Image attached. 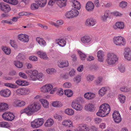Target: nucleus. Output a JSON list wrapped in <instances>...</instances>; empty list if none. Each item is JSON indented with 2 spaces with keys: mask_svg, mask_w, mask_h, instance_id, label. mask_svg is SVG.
I'll return each instance as SVG.
<instances>
[{
  "mask_svg": "<svg viewBox=\"0 0 131 131\" xmlns=\"http://www.w3.org/2000/svg\"><path fill=\"white\" fill-rule=\"evenodd\" d=\"M41 105L37 102L29 104L24 109L21 110L20 113H25L28 116H30L34 113L36 112L41 109Z\"/></svg>",
  "mask_w": 131,
  "mask_h": 131,
  "instance_id": "nucleus-1",
  "label": "nucleus"
},
{
  "mask_svg": "<svg viewBox=\"0 0 131 131\" xmlns=\"http://www.w3.org/2000/svg\"><path fill=\"white\" fill-rule=\"evenodd\" d=\"M110 110V105L107 103H104L100 106L99 111L96 113V114L97 116L104 117L108 114Z\"/></svg>",
  "mask_w": 131,
  "mask_h": 131,
  "instance_id": "nucleus-2",
  "label": "nucleus"
},
{
  "mask_svg": "<svg viewBox=\"0 0 131 131\" xmlns=\"http://www.w3.org/2000/svg\"><path fill=\"white\" fill-rule=\"evenodd\" d=\"M118 60V57L115 53L113 52H108L106 56V61L109 65H113Z\"/></svg>",
  "mask_w": 131,
  "mask_h": 131,
  "instance_id": "nucleus-3",
  "label": "nucleus"
},
{
  "mask_svg": "<svg viewBox=\"0 0 131 131\" xmlns=\"http://www.w3.org/2000/svg\"><path fill=\"white\" fill-rule=\"evenodd\" d=\"M44 123L43 118H38L31 122V126L34 128H37L41 126Z\"/></svg>",
  "mask_w": 131,
  "mask_h": 131,
  "instance_id": "nucleus-4",
  "label": "nucleus"
},
{
  "mask_svg": "<svg viewBox=\"0 0 131 131\" xmlns=\"http://www.w3.org/2000/svg\"><path fill=\"white\" fill-rule=\"evenodd\" d=\"M30 92V91L28 88H19L14 91V94L15 95L20 96L28 94Z\"/></svg>",
  "mask_w": 131,
  "mask_h": 131,
  "instance_id": "nucleus-5",
  "label": "nucleus"
},
{
  "mask_svg": "<svg viewBox=\"0 0 131 131\" xmlns=\"http://www.w3.org/2000/svg\"><path fill=\"white\" fill-rule=\"evenodd\" d=\"M66 0H50L48 4L49 5H52L56 2L57 4L60 8L66 6Z\"/></svg>",
  "mask_w": 131,
  "mask_h": 131,
  "instance_id": "nucleus-6",
  "label": "nucleus"
},
{
  "mask_svg": "<svg viewBox=\"0 0 131 131\" xmlns=\"http://www.w3.org/2000/svg\"><path fill=\"white\" fill-rule=\"evenodd\" d=\"M113 40L114 43L116 45L124 46L125 43L124 38L121 36L114 37Z\"/></svg>",
  "mask_w": 131,
  "mask_h": 131,
  "instance_id": "nucleus-7",
  "label": "nucleus"
},
{
  "mask_svg": "<svg viewBox=\"0 0 131 131\" xmlns=\"http://www.w3.org/2000/svg\"><path fill=\"white\" fill-rule=\"evenodd\" d=\"M80 101L78 99L73 101L71 104L72 107L77 111H81L82 108V107L80 104Z\"/></svg>",
  "mask_w": 131,
  "mask_h": 131,
  "instance_id": "nucleus-8",
  "label": "nucleus"
},
{
  "mask_svg": "<svg viewBox=\"0 0 131 131\" xmlns=\"http://www.w3.org/2000/svg\"><path fill=\"white\" fill-rule=\"evenodd\" d=\"M2 117L5 120L9 121H12L15 117V116L13 114L7 112H4L3 114Z\"/></svg>",
  "mask_w": 131,
  "mask_h": 131,
  "instance_id": "nucleus-9",
  "label": "nucleus"
},
{
  "mask_svg": "<svg viewBox=\"0 0 131 131\" xmlns=\"http://www.w3.org/2000/svg\"><path fill=\"white\" fill-rule=\"evenodd\" d=\"M113 117L114 122L118 123L121 121V118L119 112L117 111H114L112 114Z\"/></svg>",
  "mask_w": 131,
  "mask_h": 131,
  "instance_id": "nucleus-10",
  "label": "nucleus"
},
{
  "mask_svg": "<svg viewBox=\"0 0 131 131\" xmlns=\"http://www.w3.org/2000/svg\"><path fill=\"white\" fill-rule=\"evenodd\" d=\"M123 55L125 58L128 61L131 60V50L129 48L125 49Z\"/></svg>",
  "mask_w": 131,
  "mask_h": 131,
  "instance_id": "nucleus-11",
  "label": "nucleus"
},
{
  "mask_svg": "<svg viewBox=\"0 0 131 131\" xmlns=\"http://www.w3.org/2000/svg\"><path fill=\"white\" fill-rule=\"evenodd\" d=\"M0 7L1 10L6 13L9 12L11 10L9 5L3 2H1Z\"/></svg>",
  "mask_w": 131,
  "mask_h": 131,
  "instance_id": "nucleus-12",
  "label": "nucleus"
},
{
  "mask_svg": "<svg viewBox=\"0 0 131 131\" xmlns=\"http://www.w3.org/2000/svg\"><path fill=\"white\" fill-rule=\"evenodd\" d=\"M11 94V91L8 89H5L0 91V95L4 97H8Z\"/></svg>",
  "mask_w": 131,
  "mask_h": 131,
  "instance_id": "nucleus-13",
  "label": "nucleus"
},
{
  "mask_svg": "<svg viewBox=\"0 0 131 131\" xmlns=\"http://www.w3.org/2000/svg\"><path fill=\"white\" fill-rule=\"evenodd\" d=\"M58 65L59 67L62 68L68 66L69 63L67 61L62 60L58 61Z\"/></svg>",
  "mask_w": 131,
  "mask_h": 131,
  "instance_id": "nucleus-14",
  "label": "nucleus"
},
{
  "mask_svg": "<svg viewBox=\"0 0 131 131\" xmlns=\"http://www.w3.org/2000/svg\"><path fill=\"white\" fill-rule=\"evenodd\" d=\"M94 7V4L91 2L89 1L86 4L85 7L88 11H91L93 10Z\"/></svg>",
  "mask_w": 131,
  "mask_h": 131,
  "instance_id": "nucleus-15",
  "label": "nucleus"
},
{
  "mask_svg": "<svg viewBox=\"0 0 131 131\" xmlns=\"http://www.w3.org/2000/svg\"><path fill=\"white\" fill-rule=\"evenodd\" d=\"M95 23V20L91 18L88 19L85 22V24L88 26H93Z\"/></svg>",
  "mask_w": 131,
  "mask_h": 131,
  "instance_id": "nucleus-16",
  "label": "nucleus"
},
{
  "mask_svg": "<svg viewBox=\"0 0 131 131\" xmlns=\"http://www.w3.org/2000/svg\"><path fill=\"white\" fill-rule=\"evenodd\" d=\"M85 109L88 111L93 112L95 110L94 105L91 103L87 104L85 106Z\"/></svg>",
  "mask_w": 131,
  "mask_h": 131,
  "instance_id": "nucleus-17",
  "label": "nucleus"
},
{
  "mask_svg": "<svg viewBox=\"0 0 131 131\" xmlns=\"http://www.w3.org/2000/svg\"><path fill=\"white\" fill-rule=\"evenodd\" d=\"M97 53L98 61L100 62H103L104 60V56L103 51L100 50L97 52Z\"/></svg>",
  "mask_w": 131,
  "mask_h": 131,
  "instance_id": "nucleus-18",
  "label": "nucleus"
},
{
  "mask_svg": "<svg viewBox=\"0 0 131 131\" xmlns=\"http://www.w3.org/2000/svg\"><path fill=\"white\" fill-rule=\"evenodd\" d=\"M8 105L6 103H0V112L4 111L8 109Z\"/></svg>",
  "mask_w": 131,
  "mask_h": 131,
  "instance_id": "nucleus-19",
  "label": "nucleus"
},
{
  "mask_svg": "<svg viewBox=\"0 0 131 131\" xmlns=\"http://www.w3.org/2000/svg\"><path fill=\"white\" fill-rule=\"evenodd\" d=\"M89 130V128L86 125H80L76 131H87Z\"/></svg>",
  "mask_w": 131,
  "mask_h": 131,
  "instance_id": "nucleus-20",
  "label": "nucleus"
},
{
  "mask_svg": "<svg viewBox=\"0 0 131 131\" xmlns=\"http://www.w3.org/2000/svg\"><path fill=\"white\" fill-rule=\"evenodd\" d=\"M56 42L60 46L62 47H64L66 44V42L63 39H59L56 40Z\"/></svg>",
  "mask_w": 131,
  "mask_h": 131,
  "instance_id": "nucleus-21",
  "label": "nucleus"
},
{
  "mask_svg": "<svg viewBox=\"0 0 131 131\" xmlns=\"http://www.w3.org/2000/svg\"><path fill=\"white\" fill-rule=\"evenodd\" d=\"M84 97L86 99L90 100L93 99L95 97V94L92 93L88 92L85 93L84 95Z\"/></svg>",
  "mask_w": 131,
  "mask_h": 131,
  "instance_id": "nucleus-22",
  "label": "nucleus"
},
{
  "mask_svg": "<svg viewBox=\"0 0 131 131\" xmlns=\"http://www.w3.org/2000/svg\"><path fill=\"white\" fill-rule=\"evenodd\" d=\"M81 40L83 43H88L90 41L91 39L89 36H84L81 38Z\"/></svg>",
  "mask_w": 131,
  "mask_h": 131,
  "instance_id": "nucleus-23",
  "label": "nucleus"
},
{
  "mask_svg": "<svg viewBox=\"0 0 131 131\" xmlns=\"http://www.w3.org/2000/svg\"><path fill=\"white\" fill-rule=\"evenodd\" d=\"M35 1L40 6H44L47 3L46 0H35Z\"/></svg>",
  "mask_w": 131,
  "mask_h": 131,
  "instance_id": "nucleus-24",
  "label": "nucleus"
},
{
  "mask_svg": "<svg viewBox=\"0 0 131 131\" xmlns=\"http://www.w3.org/2000/svg\"><path fill=\"white\" fill-rule=\"evenodd\" d=\"M37 54L41 58L44 59H47V57L45 53L43 52L42 51H39L37 52Z\"/></svg>",
  "mask_w": 131,
  "mask_h": 131,
  "instance_id": "nucleus-25",
  "label": "nucleus"
},
{
  "mask_svg": "<svg viewBox=\"0 0 131 131\" xmlns=\"http://www.w3.org/2000/svg\"><path fill=\"white\" fill-rule=\"evenodd\" d=\"M36 40L41 46H44L46 45L45 41L42 38L38 37L36 38Z\"/></svg>",
  "mask_w": 131,
  "mask_h": 131,
  "instance_id": "nucleus-26",
  "label": "nucleus"
},
{
  "mask_svg": "<svg viewBox=\"0 0 131 131\" xmlns=\"http://www.w3.org/2000/svg\"><path fill=\"white\" fill-rule=\"evenodd\" d=\"M62 124L65 126H68L69 127H72V123L71 121L69 120H65L62 123Z\"/></svg>",
  "mask_w": 131,
  "mask_h": 131,
  "instance_id": "nucleus-27",
  "label": "nucleus"
},
{
  "mask_svg": "<svg viewBox=\"0 0 131 131\" xmlns=\"http://www.w3.org/2000/svg\"><path fill=\"white\" fill-rule=\"evenodd\" d=\"M110 13L108 10H106L104 13V15L101 16V19L104 21H105L108 17Z\"/></svg>",
  "mask_w": 131,
  "mask_h": 131,
  "instance_id": "nucleus-28",
  "label": "nucleus"
},
{
  "mask_svg": "<svg viewBox=\"0 0 131 131\" xmlns=\"http://www.w3.org/2000/svg\"><path fill=\"white\" fill-rule=\"evenodd\" d=\"M72 3L74 8L79 10L80 9L81 5L79 2L77 1L74 0L73 1Z\"/></svg>",
  "mask_w": 131,
  "mask_h": 131,
  "instance_id": "nucleus-29",
  "label": "nucleus"
},
{
  "mask_svg": "<svg viewBox=\"0 0 131 131\" xmlns=\"http://www.w3.org/2000/svg\"><path fill=\"white\" fill-rule=\"evenodd\" d=\"M53 123V121L52 119L50 118L46 121L45 124V125L46 127H50L52 126Z\"/></svg>",
  "mask_w": 131,
  "mask_h": 131,
  "instance_id": "nucleus-30",
  "label": "nucleus"
},
{
  "mask_svg": "<svg viewBox=\"0 0 131 131\" xmlns=\"http://www.w3.org/2000/svg\"><path fill=\"white\" fill-rule=\"evenodd\" d=\"M39 101L45 108L47 107L49 105L48 102L46 99H42L40 100Z\"/></svg>",
  "mask_w": 131,
  "mask_h": 131,
  "instance_id": "nucleus-31",
  "label": "nucleus"
},
{
  "mask_svg": "<svg viewBox=\"0 0 131 131\" xmlns=\"http://www.w3.org/2000/svg\"><path fill=\"white\" fill-rule=\"evenodd\" d=\"M120 90L123 92H127L131 91V88L124 86L121 88Z\"/></svg>",
  "mask_w": 131,
  "mask_h": 131,
  "instance_id": "nucleus-32",
  "label": "nucleus"
},
{
  "mask_svg": "<svg viewBox=\"0 0 131 131\" xmlns=\"http://www.w3.org/2000/svg\"><path fill=\"white\" fill-rule=\"evenodd\" d=\"M106 88L104 87H102L99 91V94L100 95L102 96L106 93Z\"/></svg>",
  "mask_w": 131,
  "mask_h": 131,
  "instance_id": "nucleus-33",
  "label": "nucleus"
},
{
  "mask_svg": "<svg viewBox=\"0 0 131 131\" xmlns=\"http://www.w3.org/2000/svg\"><path fill=\"white\" fill-rule=\"evenodd\" d=\"M2 50L7 55L9 54L11 52V50L10 48L7 47H3L2 48Z\"/></svg>",
  "mask_w": 131,
  "mask_h": 131,
  "instance_id": "nucleus-34",
  "label": "nucleus"
},
{
  "mask_svg": "<svg viewBox=\"0 0 131 131\" xmlns=\"http://www.w3.org/2000/svg\"><path fill=\"white\" fill-rule=\"evenodd\" d=\"M115 26L118 28L120 29H123L124 27V25L123 22H119L116 23Z\"/></svg>",
  "mask_w": 131,
  "mask_h": 131,
  "instance_id": "nucleus-35",
  "label": "nucleus"
},
{
  "mask_svg": "<svg viewBox=\"0 0 131 131\" xmlns=\"http://www.w3.org/2000/svg\"><path fill=\"white\" fill-rule=\"evenodd\" d=\"M14 64L16 66L19 68H21L23 66V63L18 61H14Z\"/></svg>",
  "mask_w": 131,
  "mask_h": 131,
  "instance_id": "nucleus-36",
  "label": "nucleus"
},
{
  "mask_svg": "<svg viewBox=\"0 0 131 131\" xmlns=\"http://www.w3.org/2000/svg\"><path fill=\"white\" fill-rule=\"evenodd\" d=\"M64 94L65 95H67L68 97H70L73 95V92L72 90H67L64 91Z\"/></svg>",
  "mask_w": 131,
  "mask_h": 131,
  "instance_id": "nucleus-37",
  "label": "nucleus"
},
{
  "mask_svg": "<svg viewBox=\"0 0 131 131\" xmlns=\"http://www.w3.org/2000/svg\"><path fill=\"white\" fill-rule=\"evenodd\" d=\"M53 106L55 107H60L62 106V104L60 102L56 101L53 102L52 103Z\"/></svg>",
  "mask_w": 131,
  "mask_h": 131,
  "instance_id": "nucleus-38",
  "label": "nucleus"
},
{
  "mask_svg": "<svg viewBox=\"0 0 131 131\" xmlns=\"http://www.w3.org/2000/svg\"><path fill=\"white\" fill-rule=\"evenodd\" d=\"M26 72L28 75H37L38 74V71L36 70L32 71L31 70H29L26 71Z\"/></svg>",
  "mask_w": 131,
  "mask_h": 131,
  "instance_id": "nucleus-39",
  "label": "nucleus"
},
{
  "mask_svg": "<svg viewBox=\"0 0 131 131\" xmlns=\"http://www.w3.org/2000/svg\"><path fill=\"white\" fill-rule=\"evenodd\" d=\"M65 112L66 114L68 115H71L74 113V111L72 109L68 108L66 109Z\"/></svg>",
  "mask_w": 131,
  "mask_h": 131,
  "instance_id": "nucleus-40",
  "label": "nucleus"
},
{
  "mask_svg": "<svg viewBox=\"0 0 131 131\" xmlns=\"http://www.w3.org/2000/svg\"><path fill=\"white\" fill-rule=\"evenodd\" d=\"M71 11V13H72V15L73 17H77L78 15L79 14L78 11L75 9H72Z\"/></svg>",
  "mask_w": 131,
  "mask_h": 131,
  "instance_id": "nucleus-41",
  "label": "nucleus"
},
{
  "mask_svg": "<svg viewBox=\"0 0 131 131\" xmlns=\"http://www.w3.org/2000/svg\"><path fill=\"white\" fill-rule=\"evenodd\" d=\"M3 1L4 2L13 5H16L18 3L17 1L16 0H3Z\"/></svg>",
  "mask_w": 131,
  "mask_h": 131,
  "instance_id": "nucleus-42",
  "label": "nucleus"
},
{
  "mask_svg": "<svg viewBox=\"0 0 131 131\" xmlns=\"http://www.w3.org/2000/svg\"><path fill=\"white\" fill-rule=\"evenodd\" d=\"M56 70L53 68H48L47 69V72L49 74H52L54 73H56Z\"/></svg>",
  "mask_w": 131,
  "mask_h": 131,
  "instance_id": "nucleus-43",
  "label": "nucleus"
},
{
  "mask_svg": "<svg viewBox=\"0 0 131 131\" xmlns=\"http://www.w3.org/2000/svg\"><path fill=\"white\" fill-rule=\"evenodd\" d=\"M5 86H8L12 88H18L17 85L10 83H7L5 84Z\"/></svg>",
  "mask_w": 131,
  "mask_h": 131,
  "instance_id": "nucleus-44",
  "label": "nucleus"
},
{
  "mask_svg": "<svg viewBox=\"0 0 131 131\" xmlns=\"http://www.w3.org/2000/svg\"><path fill=\"white\" fill-rule=\"evenodd\" d=\"M0 125L2 127L6 128H7L9 126L8 123L5 122H0Z\"/></svg>",
  "mask_w": 131,
  "mask_h": 131,
  "instance_id": "nucleus-45",
  "label": "nucleus"
},
{
  "mask_svg": "<svg viewBox=\"0 0 131 131\" xmlns=\"http://www.w3.org/2000/svg\"><path fill=\"white\" fill-rule=\"evenodd\" d=\"M119 99L121 103H124L125 100V97L122 94H121L119 97Z\"/></svg>",
  "mask_w": 131,
  "mask_h": 131,
  "instance_id": "nucleus-46",
  "label": "nucleus"
},
{
  "mask_svg": "<svg viewBox=\"0 0 131 131\" xmlns=\"http://www.w3.org/2000/svg\"><path fill=\"white\" fill-rule=\"evenodd\" d=\"M78 53L79 54L81 60H84L86 58V56L84 53L82 52L81 51H78Z\"/></svg>",
  "mask_w": 131,
  "mask_h": 131,
  "instance_id": "nucleus-47",
  "label": "nucleus"
},
{
  "mask_svg": "<svg viewBox=\"0 0 131 131\" xmlns=\"http://www.w3.org/2000/svg\"><path fill=\"white\" fill-rule=\"evenodd\" d=\"M81 77L80 75H77L74 78V80L75 82L78 83L81 81Z\"/></svg>",
  "mask_w": 131,
  "mask_h": 131,
  "instance_id": "nucleus-48",
  "label": "nucleus"
},
{
  "mask_svg": "<svg viewBox=\"0 0 131 131\" xmlns=\"http://www.w3.org/2000/svg\"><path fill=\"white\" fill-rule=\"evenodd\" d=\"M30 8L32 10H34L38 9V6L36 4L34 3L31 4Z\"/></svg>",
  "mask_w": 131,
  "mask_h": 131,
  "instance_id": "nucleus-49",
  "label": "nucleus"
},
{
  "mask_svg": "<svg viewBox=\"0 0 131 131\" xmlns=\"http://www.w3.org/2000/svg\"><path fill=\"white\" fill-rule=\"evenodd\" d=\"M43 74L41 73H39L37 75V79L40 81H42L43 79Z\"/></svg>",
  "mask_w": 131,
  "mask_h": 131,
  "instance_id": "nucleus-50",
  "label": "nucleus"
},
{
  "mask_svg": "<svg viewBox=\"0 0 131 131\" xmlns=\"http://www.w3.org/2000/svg\"><path fill=\"white\" fill-rule=\"evenodd\" d=\"M118 69L119 70L121 73H124L125 71V68L123 66L120 65L118 67Z\"/></svg>",
  "mask_w": 131,
  "mask_h": 131,
  "instance_id": "nucleus-51",
  "label": "nucleus"
},
{
  "mask_svg": "<svg viewBox=\"0 0 131 131\" xmlns=\"http://www.w3.org/2000/svg\"><path fill=\"white\" fill-rule=\"evenodd\" d=\"M102 77H98L97 79L95 81V84L97 85H99L102 81Z\"/></svg>",
  "mask_w": 131,
  "mask_h": 131,
  "instance_id": "nucleus-52",
  "label": "nucleus"
},
{
  "mask_svg": "<svg viewBox=\"0 0 131 131\" xmlns=\"http://www.w3.org/2000/svg\"><path fill=\"white\" fill-rule=\"evenodd\" d=\"M127 5V3L126 2L123 1L120 3L119 6L122 8H124L126 7Z\"/></svg>",
  "mask_w": 131,
  "mask_h": 131,
  "instance_id": "nucleus-53",
  "label": "nucleus"
},
{
  "mask_svg": "<svg viewBox=\"0 0 131 131\" xmlns=\"http://www.w3.org/2000/svg\"><path fill=\"white\" fill-rule=\"evenodd\" d=\"M46 88L47 89V92L50 91L53 88L52 85L50 84H46Z\"/></svg>",
  "mask_w": 131,
  "mask_h": 131,
  "instance_id": "nucleus-54",
  "label": "nucleus"
},
{
  "mask_svg": "<svg viewBox=\"0 0 131 131\" xmlns=\"http://www.w3.org/2000/svg\"><path fill=\"white\" fill-rule=\"evenodd\" d=\"M72 13H71V11L68 12L65 14V16L67 18H73L72 15Z\"/></svg>",
  "mask_w": 131,
  "mask_h": 131,
  "instance_id": "nucleus-55",
  "label": "nucleus"
},
{
  "mask_svg": "<svg viewBox=\"0 0 131 131\" xmlns=\"http://www.w3.org/2000/svg\"><path fill=\"white\" fill-rule=\"evenodd\" d=\"M29 36L26 35H25L24 37L23 38L21 41L24 42H27L29 40Z\"/></svg>",
  "mask_w": 131,
  "mask_h": 131,
  "instance_id": "nucleus-56",
  "label": "nucleus"
},
{
  "mask_svg": "<svg viewBox=\"0 0 131 131\" xmlns=\"http://www.w3.org/2000/svg\"><path fill=\"white\" fill-rule=\"evenodd\" d=\"M71 86V83L70 82H69L65 83L63 85V86L64 87L68 88H70Z\"/></svg>",
  "mask_w": 131,
  "mask_h": 131,
  "instance_id": "nucleus-57",
  "label": "nucleus"
},
{
  "mask_svg": "<svg viewBox=\"0 0 131 131\" xmlns=\"http://www.w3.org/2000/svg\"><path fill=\"white\" fill-rule=\"evenodd\" d=\"M25 103L23 101H19L18 107H23L25 106Z\"/></svg>",
  "mask_w": 131,
  "mask_h": 131,
  "instance_id": "nucleus-58",
  "label": "nucleus"
},
{
  "mask_svg": "<svg viewBox=\"0 0 131 131\" xmlns=\"http://www.w3.org/2000/svg\"><path fill=\"white\" fill-rule=\"evenodd\" d=\"M102 119L99 117L95 118L94 119V122L97 124H98L102 121Z\"/></svg>",
  "mask_w": 131,
  "mask_h": 131,
  "instance_id": "nucleus-59",
  "label": "nucleus"
},
{
  "mask_svg": "<svg viewBox=\"0 0 131 131\" xmlns=\"http://www.w3.org/2000/svg\"><path fill=\"white\" fill-rule=\"evenodd\" d=\"M10 43L11 46L14 48H16L17 47L16 43L14 40H10Z\"/></svg>",
  "mask_w": 131,
  "mask_h": 131,
  "instance_id": "nucleus-60",
  "label": "nucleus"
},
{
  "mask_svg": "<svg viewBox=\"0 0 131 131\" xmlns=\"http://www.w3.org/2000/svg\"><path fill=\"white\" fill-rule=\"evenodd\" d=\"M54 117L55 119H57L58 120H61L62 119L61 116L57 114L54 115Z\"/></svg>",
  "mask_w": 131,
  "mask_h": 131,
  "instance_id": "nucleus-61",
  "label": "nucleus"
},
{
  "mask_svg": "<svg viewBox=\"0 0 131 131\" xmlns=\"http://www.w3.org/2000/svg\"><path fill=\"white\" fill-rule=\"evenodd\" d=\"M30 76V79L33 81H35L37 80V75H29Z\"/></svg>",
  "mask_w": 131,
  "mask_h": 131,
  "instance_id": "nucleus-62",
  "label": "nucleus"
},
{
  "mask_svg": "<svg viewBox=\"0 0 131 131\" xmlns=\"http://www.w3.org/2000/svg\"><path fill=\"white\" fill-rule=\"evenodd\" d=\"M46 86L47 85H45L42 87L40 88L41 91L43 92H47Z\"/></svg>",
  "mask_w": 131,
  "mask_h": 131,
  "instance_id": "nucleus-63",
  "label": "nucleus"
},
{
  "mask_svg": "<svg viewBox=\"0 0 131 131\" xmlns=\"http://www.w3.org/2000/svg\"><path fill=\"white\" fill-rule=\"evenodd\" d=\"M94 77L93 75H88L87 77V79L88 81H92L94 79Z\"/></svg>",
  "mask_w": 131,
  "mask_h": 131,
  "instance_id": "nucleus-64",
  "label": "nucleus"
}]
</instances>
